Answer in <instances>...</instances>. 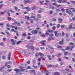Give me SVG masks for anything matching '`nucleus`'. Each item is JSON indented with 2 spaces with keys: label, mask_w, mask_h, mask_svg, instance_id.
Segmentation results:
<instances>
[{
  "label": "nucleus",
  "mask_w": 75,
  "mask_h": 75,
  "mask_svg": "<svg viewBox=\"0 0 75 75\" xmlns=\"http://www.w3.org/2000/svg\"><path fill=\"white\" fill-rule=\"evenodd\" d=\"M27 47L28 48H31V51L34 50V47L33 46V45H32L30 44H29L28 45H27Z\"/></svg>",
  "instance_id": "nucleus-1"
},
{
  "label": "nucleus",
  "mask_w": 75,
  "mask_h": 75,
  "mask_svg": "<svg viewBox=\"0 0 75 75\" xmlns=\"http://www.w3.org/2000/svg\"><path fill=\"white\" fill-rule=\"evenodd\" d=\"M56 11L57 13H58V12H59V11H61L59 9H56Z\"/></svg>",
  "instance_id": "nucleus-26"
},
{
  "label": "nucleus",
  "mask_w": 75,
  "mask_h": 75,
  "mask_svg": "<svg viewBox=\"0 0 75 75\" xmlns=\"http://www.w3.org/2000/svg\"><path fill=\"white\" fill-rule=\"evenodd\" d=\"M12 71V69H8L7 70V71L8 72H11V71Z\"/></svg>",
  "instance_id": "nucleus-46"
},
{
  "label": "nucleus",
  "mask_w": 75,
  "mask_h": 75,
  "mask_svg": "<svg viewBox=\"0 0 75 75\" xmlns=\"http://www.w3.org/2000/svg\"><path fill=\"white\" fill-rule=\"evenodd\" d=\"M61 28H64L65 27V25H61Z\"/></svg>",
  "instance_id": "nucleus-35"
},
{
  "label": "nucleus",
  "mask_w": 75,
  "mask_h": 75,
  "mask_svg": "<svg viewBox=\"0 0 75 75\" xmlns=\"http://www.w3.org/2000/svg\"><path fill=\"white\" fill-rule=\"evenodd\" d=\"M72 25L75 26V23H72L70 24V25H69V30H70V29H71V28H73L74 29H75V26H72Z\"/></svg>",
  "instance_id": "nucleus-2"
},
{
  "label": "nucleus",
  "mask_w": 75,
  "mask_h": 75,
  "mask_svg": "<svg viewBox=\"0 0 75 75\" xmlns=\"http://www.w3.org/2000/svg\"><path fill=\"white\" fill-rule=\"evenodd\" d=\"M54 75H60L59 73L58 72H55L54 73Z\"/></svg>",
  "instance_id": "nucleus-12"
},
{
  "label": "nucleus",
  "mask_w": 75,
  "mask_h": 75,
  "mask_svg": "<svg viewBox=\"0 0 75 75\" xmlns=\"http://www.w3.org/2000/svg\"><path fill=\"white\" fill-rule=\"evenodd\" d=\"M59 26H60V25H59V24H57V28H59Z\"/></svg>",
  "instance_id": "nucleus-58"
},
{
  "label": "nucleus",
  "mask_w": 75,
  "mask_h": 75,
  "mask_svg": "<svg viewBox=\"0 0 75 75\" xmlns=\"http://www.w3.org/2000/svg\"><path fill=\"white\" fill-rule=\"evenodd\" d=\"M26 53V52H25V51L24 50L22 51V54L23 55H25V54Z\"/></svg>",
  "instance_id": "nucleus-17"
},
{
  "label": "nucleus",
  "mask_w": 75,
  "mask_h": 75,
  "mask_svg": "<svg viewBox=\"0 0 75 75\" xmlns=\"http://www.w3.org/2000/svg\"><path fill=\"white\" fill-rule=\"evenodd\" d=\"M3 41H6V38H3Z\"/></svg>",
  "instance_id": "nucleus-61"
},
{
  "label": "nucleus",
  "mask_w": 75,
  "mask_h": 75,
  "mask_svg": "<svg viewBox=\"0 0 75 75\" xmlns=\"http://www.w3.org/2000/svg\"><path fill=\"white\" fill-rule=\"evenodd\" d=\"M8 18V20L9 21H10L11 20V17H9Z\"/></svg>",
  "instance_id": "nucleus-45"
},
{
  "label": "nucleus",
  "mask_w": 75,
  "mask_h": 75,
  "mask_svg": "<svg viewBox=\"0 0 75 75\" xmlns=\"http://www.w3.org/2000/svg\"><path fill=\"white\" fill-rule=\"evenodd\" d=\"M23 42L22 41H19L18 42H17V44H20V43H21Z\"/></svg>",
  "instance_id": "nucleus-19"
},
{
  "label": "nucleus",
  "mask_w": 75,
  "mask_h": 75,
  "mask_svg": "<svg viewBox=\"0 0 75 75\" xmlns=\"http://www.w3.org/2000/svg\"><path fill=\"white\" fill-rule=\"evenodd\" d=\"M26 69H31V66H28L27 67Z\"/></svg>",
  "instance_id": "nucleus-33"
},
{
  "label": "nucleus",
  "mask_w": 75,
  "mask_h": 75,
  "mask_svg": "<svg viewBox=\"0 0 75 75\" xmlns=\"http://www.w3.org/2000/svg\"><path fill=\"white\" fill-rule=\"evenodd\" d=\"M58 20L59 21H62V19L61 18H58Z\"/></svg>",
  "instance_id": "nucleus-39"
},
{
  "label": "nucleus",
  "mask_w": 75,
  "mask_h": 75,
  "mask_svg": "<svg viewBox=\"0 0 75 75\" xmlns=\"http://www.w3.org/2000/svg\"><path fill=\"white\" fill-rule=\"evenodd\" d=\"M61 10L63 11V13H64L65 11V9L64 8L61 9Z\"/></svg>",
  "instance_id": "nucleus-25"
},
{
  "label": "nucleus",
  "mask_w": 75,
  "mask_h": 75,
  "mask_svg": "<svg viewBox=\"0 0 75 75\" xmlns=\"http://www.w3.org/2000/svg\"><path fill=\"white\" fill-rule=\"evenodd\" d=\"M49 8H51L52 10H54L55 9V7L52 6H50L49 7Z\"/></svg>",
  "instance_id": "nucleus-9"
},
{
  "label": "nucleus",
  "mask_w": 75,
  "mask_h": 75,
  "mask_svg": "<svg viewBox=\"0 0 75 75\" xmlns=\"http://www.w3.org/2000/svg\"><path fill=\"white\" fill-rule=\"evenodd\" d=\"M65 35V33H64V31H62V36H64V35Z\"/></svg>",
  "instance_id": "nucleus-36"
},
{
  "label": "nucleus",
  "mask_w": 75,
  "mask_h": 75,
  "mask_svg": "<svg viewBox=\"0 0 75 75\" xmlns=\"http://www.w3.org/2000/svg\"><path fill=\"white\" fill-rule=\"evenodd\" d=\"M68 52H64V55H67V54H68Z\"/></svg>",
  "instance_id": "nucleus-31"
},
{
  "label": "nucleus",
  "mask_w": 75,
  "mask_h": 75,
  "mask_svg": "<svg viewBox=\"0 0 75 75\" xmlns=\"http://www.w3.org/2000/svg\"><path fill=\"white\" fill-rule=\"evenodd\" d=\"M36 8V6H34L31 9H32V10H34Z\"/></svg>",
  "instance_id": "nucleus-13"
},
{
  "label": "nucleus",
  "mask_w": 75,
  "mask_h": 75,
  "mask_svg": "<svg viewBox=\"0 0 75 75\" xmlns=\"http://www.w3.org/2000/svg\"><path fill=\"white\" fill-rule=\"evenodd\" d=\"M72 60L73 62H75V59L74 58H73L72 59Z\"/></svg>",
  "instance_id": "nucleus-64"
},
{
  "label": "nucleus",
  "mask_w": 75,
  "mask_h": 75,
  "mask_svg": "<svg viewBox=\"0 0 75 75\" xmlns=\"http://www.w3.org/2000/svg\"><path fill=\"white\" fill-rule=\"evenodd\" d=\"M47 67L49 68H51V67H52V65H47Z\"/></svg>",
  "instance_id": "nucleus-51"
},
{
  "label": "nucleus",
  "mask_w": 75,
  "mask_h": 75,
  "mask_svg": "<svg viewBox=\"0 0 75 75\" xmlns=\"http://www.w3.org/2000/svg\"><path fill=\"white\" fill-rule=\"evenodd\" d=\"M57 47L58 48H60V49H62V47L60 46H58Z\"/></svg>",
  "instance_id": "nucleus-38"
},
{
  "label": "nucleus",
  "mask_w": 75,
  "mask_h": 75,
  "mask_svg": "<svg viewBox=\"0 0 75 75\" xmlns=\"http://www.w3.org/2000/svg\"><path fill=\"white\" fill-rule=\"evenodd\" d=\"M46 75H49V72L48 71H46Z\"/></svg>",
  "instance_id": "nucleus-28"
},
{
  "label": "nucleus",
  "mask_w": 75,
  "mask_h": 75,
  "mask_svg": "<svg viewBox=\"0 0 75 75\" xmlns=\"http://www.w3.org/2000/svg\"><path fill=\"white\" fill-rule=\"evenodd\" d=\"M53 13V11H49V13H50V14H52Z\"/></svg>",
  "instance_id": "nucleus-57"
},
{
  "label": "nucleus",
  "mask_w": 75,
  "mask_h": 75,
  "mask_svg": "<svg viewBox=\"0 0 75 75\" xmlns=\"http://www.w3.org/2000/svg\"><path fill=\"white\" fill-rule=\"evenodd\" d=\"M29 54H30V53H27L26 56V57H28L29 56Z\"/></svg>",
  "instance_id": "nucleus-56"
},
{
  "label": "nucleus",
  "mask_w": 75,
  "mask_h": 75,
  "mask_svg": "<svg viewBox=\"0 0 75 75\" xmlns=\"http://www.w3.org/2000/svg\"><path fill=\"white\" fill-rule=\"evenodd\" d=\"M12 45H15V44H16V42H15L14 41L12 42Z\"/></svg>",
  "instance_id": "nucleus-50"
},
{
  "label": "nucleus",
  "mask_w": 75,
  "mask_h": 75,
  "mask_svg": "<svg viewBox=\"0 0 75 75\" xmlns=\"http://www.w3.org/2000/svg\"><path fill=\"white\" fill-rule=\"evenodd\" d=\"M3 7V4L0 5V9H1Z\"/></svg>",
  "instance_id": "nucleus-24"
},
{
  "label": "nucleus",
  "mask_w": 75,
  "mask_h": 75,
  "mask_svg": "<svg viewBox=\"0 0 75 75\" xmlns=\"http://www.w3.org/2000/svg\"><path fill=\"white\" fill-rule=\"evenodd\" d=\"M24 2L25 4H27V3H28L30 2V1L28 0H27L26 1L25 0L24 1Z\"/></svg>",
  "instance_id": "nucleus-10"
},
{
  "label": "nucleus",
  "mask_w": 75,
  "mask_h": 75,
  "mask_svg": "<svg viewBox=\"0 0 75 75\" xmlns=\"http://www.w3.org/2000/svg\"><path fill=\"white\" fill-rule=\"evenodd\" d=\"M41 12H42V11L41 10H39L38 11V13H41Z\"/></svg>",
  "instance_id": "nucleus-62"
},
{
  "label": "nucleus",
  "mask_w": 75,
  "mask_h": 75,
  "mask_svg": "<svg viewBox=\"0 0 75 75\" xmlns=\"http://www.w3.org/2000/svg\"><path fill=\"white\" fill-rule=\"evenodd\" d=\"M70 49V46L67 47L66 48H65V50H69Z\"/></svg>",
  "instance_id": "nucleus-16"
},
{
  "label": "nucleus",
  "mask_w": 75,
  "mask_h": 75,
  "mask_svg": "<svg viewBox=\"0 0 75 75\" xmlns=\"http://www.w3.org/2000/svg\"><path fill=\"white\" fill-rule=\"evenodd\" d=\"M16 24L18 25H19V26H20V25H21V24H20V23H16Z\"/></svg>",
  "instance_id": "nucleus-47"
},
{
  "label": "nucleus",
  "mask_w": 75,
  "mask_h": 75,
  "mask_svg": "<svg viewBox=\"0 0 75 75\" xmlns=\"http://www.w3.org/2000/svg\"><path fill=\"white\" fill-rule=\"evenodd\" d=\"M6 33L8 34V35H10V34H9V33H8V32L7 30H6L5 31Z\"/></svg>",
  "instance_id": "nucleus-34"
},
{
  "label": "nucleus",
  "mask_w": 75,
  "mask_h": 75,
  "mask_svg": "<svg viewBox=\"0 0 75 75\" xmlns=\"http://www.w3.org/2000/svg\"><path fill=\"white\" fill-rule=\"evenodd\" d=\"M48 31V32H52V30H50V29H49L48 30H47Z\"/></svg>",
  "instance_id": "nucleus-49"
},
{
  "label": "nucleus",
  "mask_w": 75,
  "mask_h": 75,
  "mask_svg": "<svg viewBox=\"0 0 75 75\" xmlns=\"http://www.w3.org/2000/svg\"><path fill=\"white\" fill-rule=\"evenodd\" d=\"M22 35L24 37H25V36L26 35V34L25 33H23L22 34Z\"/></svg>",
  "instance_id": "nucleus-63"
},
{
  "label": "nucleus",
  "mask_w": 75,
  "mask_h": 75,
  "mask_svg": "<svg viewBox=\"0 0 75 75\" xmlns=\"http://www.w3.org/2000/svg\"><path fill=\"white\" fill-rule=\"evenodd\" d=\"M3 25H4V23H0V26Z\"/></svg>",
  "instance_id": "nucleus-54"
},
{
  "label": "nucleus",
  "mask_w": 75,
  "mask_h": 75,
  "mask_svg": "<svg viewBox=\"0 0 75 75\" xmlns=\"http://www.w3.org/2000/svg\"><path fill=\"white\" fill-rule=\"evenodd\" d=\"M52 20L53 21H57V20L55 18H52Z\"/></svg>",
  "instance_id": "nucleus-21"
},
{
  "label": "nucleus",
  "mask_w": 75,
  "mask_h": 75,
  "mask_svg": "<svg viewBox=\"0 0 75 75\" xmlns=\"http://www.w3.org/2000/svg\"><path fill=\"white\" fill-rule=\"evenodd\" d=\"M34 42V40L32 39L31 40H30V41L29 42Z\"/></svg>",
  "instance_id": "nucleus-41"
},
{
  "label": "nucleus",
  "mask_w": 75,
  "mask_h": 75,
  "mask_svg": "<svg viewBox=\"0 0 75 75\" xmlns=\"http://www.w3.org/2000/svg\"><path fill=\"white\" fill-rule=\"evenodd\" d=\"M54 33L55 34V35L56 37H58L59 35H61V33H58V31L54 32Z\"/></svg>",
  "instance_id": "nucleus-3"
},
{
  "label": "nucleus",
  "mask_w": 75,
  "mask_h": 75,
  "mask_svg": "<svg viewBox=\"0 0 75 75\" xmlns=\"http://www.w3.org/2000/svg\"><path fill=\"white\" fill-rule=\"evenodd\" d=\"M65 69L66 71H69V69Z\"/></svg>",
  "instance_id": "nucleus-60"
},
{
  "label": "nucleus",
  "mask_w": 75,
  "mask_h": 75,
  "mask_svg": "<svg viewBox=\"0 0 75 75\" xmlns=\"http://www.w3.org/2000/svg\"><path fill=\"white\" fill-rule=\"evenodd\" d=\"M57 0H51L52 1H54V3H57Z\"/></svg>",
  "instance_id": "nucleus-40"
},
{
  "label": "nucleus",
  "mask_w": 75,
  "mask_h": 75,
  "mask_svg": "<svg viewBox=\"0 0 75 75\" xmlns=\"http://www.w3.org/2000/svg\"><path fill=\"white\" fill-rule=\"evenodd\" d=\"M11 52H9L8 54V57H11Z\"/></svg>",
  "instance_id": "nucleus-29"
},
{
  "label": "nucleus",
  "mask_w": 75,
  "mask_h": 75,
  "mask_svg": "<svg viewBox=\"0 0 75 75\" xmlns=\"http://www.w3.org/2000/svg\"><path fill=\"white\" fill-rule=\"evenodd\" d=\"M30 72H33V73L34 72H35V70H30Z\"/></svg>",
  "instance_id": "nucleus-32"
},
{
  "label": "nucleus",
  "mask_w": 75,
  "mask_h": 75,
  "mask_svg": "<svg viewBox=\"0 0 75 75\" xmlns=\"http://www.w3.org/2000/svg\"><path fill=\"white\" fill-rule=\"evenodd\" d=\"M38 55H39L37 53H36L35 54V57H36V58H37V57H38Z\"/></svg>",
  "instance_id": "nucleus-30"
},
{
  "label": "nucleus",
  "mask_w": 75,
  "mask_h": 75,
  "mask_svg": "<svg viewBox=\"0 0 75 75\" xmlns=\"http://www.w3.org/2000/svg\"><path fill=\"white\" fill-rule=\"evenodd\" d=\"M41 58H42V60L43 61H45V58L43 57H41Z\"/></svg>",
  "instance_id": "nucleus-52"
},
{
  "label": "nucleus",
  "mask_w": 75,
  "mask_h": 75,
  "mask_svg": "<svg viewBox=\"0 0 75 75\" xmlns=\"http://www.w3.org/2000/svg\"><path fill=\"white\" fill-rule=\"evenodd\" d=\"M11 41L12 43L14 42V39H11Z\"/></svg>",
  "instance_id": "nucleus-53"
},
{
  "label": "nucleus",
  "mask_w": 75,
  "mask_h": 75,
  "mask_svg": "<svg viewBox=\"0 0 75 75\" xmlns=\"http://www.w3.org/2000/svg\"><path fill=\"white\" fill-rule=\"evenodd\" d=\"M40 48L41 50H44V49H45V48L44 47H41Z\"/></svg>",
  "instance_id": "nucleus-59"
},
{
  "label": "nucleus",
  "mask_w": 75,
  "mask_h": 75,
  "mask_svg": "<svg viewBox=\"0 0 75 75\" xmlns=\"http://www.w3.org/2000/svg\"><path fill=\"white\" fill-rule=\"evenodd\" d=\"M4 68H5V67H4V66H3L0 69V71H1V70L3 69H4Z\"/></svg>",
  "instance_id": "nucleus-22"
},
{
  "label": "nucleus",
  "mask_w": 75,
  "mask_h": 75,
  "mask_svg": "<svg viewBox=\"0 0 75 75\" xmlns=\"http://www.w3.org/2000/svg\"><path fill=\"white\" fill-rule=\"evenodd\" d=\"M45 42H46V41L45 40H44L40 41V42L42 43V44L43 45H45V44L44 43Z\"/></svg>",
  "instance_id": "nucleus-7"
},
{
  "label": "nucleus",
  "mask_w": 75,
  "mask_h": 75,
  "mask_svg": "<svg viewBox=\"0 0 75 75\" xmlns=\"http://www.w3.org/2000/svg\"><path fill=\"white\" fill-rule=\"evenodd\" d=\"M64 39L62 38V41L59 42V44H60V45H62V44H63L64 43Z\"/></svg>",
  "instance_id": "nucleus-6"
},
{
  "label": "nucleus",
  "mask_w": 75,
  "mask_h": 75,
  "mask_svg": "<svg viewBox=\"0 0 75 75\" xmlns=\"http://www.w3.org/2000/svg\"><path fill=\"white\" fill-rule=\"evenodd\" d=\"M58 4L55 3H53L52 4V5L53 6H57V5Z\"/></svg>",
  "instance_id": "nucleus-42"
},
{
  "label": "nucleus",
  "mask_w": 75,
  "mask_h": 75,
  "mask_svg": "<svg viewBox=\"0 0 75 75\" xmlns=\"http://www.w3.org/2000/svg\"><path fill=\"white\" fill-rule=\"evenodd\" d=\"M14 71H16V73L17 72H21V70L18 69H15Z\"/></svg>",
  "instance_id": "nucleus-8"
},
{
  "label": "nucleus",
  "mask_w": 75,
  "mask_h": 75,
  "mask_svg": "<svg viewBox=\"0 0 75 75\" xmlns=\"http://www.w3.org/2000/svg\"><path fill=\"white\" fill-rule=\"evenodd\" d=\"M66 12L67 14H69V15H70V16H72V15H73V13H72V12L71 11H70L68 9H66Z\"/></svg>",
  "instance_id": "nucleus-4"
},
{
  "label": "nucleus",
  "mask_w": 75,
  "mask_h": 75,
  "mask_svg": "<svg viewBox=\"0 0 75 75\" xmlns=\"http://www.w3.org/2000/svg\"><path fill=\"white\" fill-rule=\"evenodd\" d=\"M62 3H67V0H62Z\"/></svg>",
  "instance_id": "nucleus-23"
},
{
  "label": "nucleus",
  "mask_w": 75,
  "mask_h": 75,
  "mask_svg": "<svg viewBox=\"0 0 75 75\" xmlns=\"http://www.w3.org/2000/svg\"><path fill=\"white\" fill-rule=\"evenodd\" d=\"M35 69H37V68H38V66H35L34 65H33L32 66Z\"/></svg>",
  "instance_id": "nucleus-14"
},
{
  "label": "nucleus",
  "mask_w": 75,
  "mask_h": 75,
  "mask_svg": "<svg viewBox=\"0 0 75 75\" xmlns=\"http://www.w3.org/2000/svg\"><path fill=\"white\" fill-rule=\"evenodd\" d=\"M37 16L38 17V18H41V15H40V14H37Z\"/></svg>",
  "instance_id": "nucleus-18"
},
{
  "label": "nucleus",
  "mask_w": 75,
  "mask_h": 75,
  "mask_svg": "<svg viewBox=\"0 0 75 75\" xmlns=\"http://www.w3.org/2000/svg\"><path fill=\"white\" fill-rule=\"evenodd\" d=\"M14 32H16V34L17 36H18V32L17 30H15L14 31Z\"/></svg>",
  "instance_id": "nucleus-43"
},
{
  "label": "nucleus",
  "mask_w": 75,
  "mask_h": 75,
  "mask_svg": "<svg viewBox=\"0 0 75 75\" xmlns=\"http://www.w3.org/2000/svg\"><path fill=\"white\" fill-rule=\"evenodd\" d=\"M3 45H4V43L3 42L0 43V45H1L2 46H3Z\"/></svg>",
  "instance_id": "nucleus-48"
},
{
  "label": "nucleus",
  "mask_w": 75,
  "mask_h": 75,
  "mask_svg": "<svg viewBox=\"0 0 75 75\" xmlns=\"http://www.w3.org/2000/svg\"><path fill=\"white\" fill-rule=\"evenodd\" d=\"M56 55L57 57H61L62 55V53H60Z\"/></svg>",
  "instance_id": "nucleus-11"
},
{
  "label": "nucleus",
  "mask_w": 75,
  "mask_h": 75,
  "mask_svg": "<svg viewBox=\"0 0 75 75\" xmlns=\"http://www.w3.org/2000/svg\"><path fill=\"white\" fill-rule=\"evenodd\" d=\"M38 54L39 55H41V56H42V55L44 56V54H42L40 52H39V53H38Z\"/></svg>",
  "instance_id": "nucleus-20"
},
{
  "label": "nucleus",
  "mask_w": 75,
  "mask_h": 75,
  "mask_svg": "<svg viewBox=\"0 0 75 75\" xmlns=\"http://www.w3.org/2000/svg\"><path fill=\"white\" fill-rule=\"evenodd\" d=\"M52 29L53 30H55L56 29V27L55 26H53L52 28Z\"/></svg>",
  "instance_id": "nucleus-37"
},
{
  "label": "nucleus",
  "mask_w": 75,
  "mask_h": 75,
  "mask_svg": "<svg viewBox=\"0 0 75 75\" xmlns=\"http://www.w3.org/2000/svg\"><path fill=\"white\" fill-rule=\"evenodd\" d=\"M38 33V31L37 30H35L32 31V33L33 34H37Z\"/></svg>",
  "instance_id": "nucleus-5"
},
{
  "label": "nucleus",
  "mask_w": 75,
  "mask_h": 75,
  "mask_svg": "<svg viewBox=\"0 0 75 75\" xmlns=\"http://www.w3.org/2000/svg\"><path fill=\"white\" fill-rule=\"evenodd\" d=\"M25 19H27V20H29L30 19V17L28 16H25Z\"/></svg>",
  "instance_id": "nucleus-15"
},
{
  "label": "nucleus",
  "mask_w": 75,
  "mask_h": 75,
  "mask_svg": "<svg viewBox=\"0 0 75 75\" xmlns=\"http://www.w3.org/2000/svg\"><path fill=\"white\" fill-rule=\"evenodd\" d=\"M69 44L70 45H74V43L73 42H70V43H69Z\"/></svg>",
  "instance_id": "nucleus-44"
},
{
  "label": "nucleus",
  "mask_w": 75,
  "mask_h": 75,
  "mask_svg": "<svg viewBox=\"0 0 75 75\" xmlns=\"http://www.w3.org/2000/svg\"><path fill=\"white\" fill-rule=\"evenodd\" d=\"M6 11H5V12H1L0 13V14H1V15H2V14H4V13H6Z\"/></svg>",
  "instance_id": "nucleus-27"
},
{
  "label": "nucleus",
  "mask_w": 75,
  "mask_h": 75,
  "mask_svg": "<svg viewBox=\"0 0 75 75\" xmlns=\"http://www.w3.org/2000/svg\"><path fill=\"white\" fill-rule=\"evenodd\" d=\"M11 28H15V26H13L12 25H11Z\"/></svg>",
  "instance_id": "nucleus-55"
}]
</instances>
